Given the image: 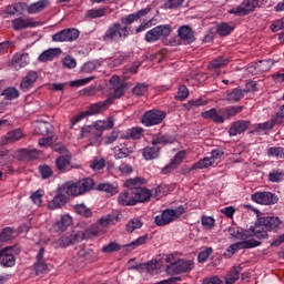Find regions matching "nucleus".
<instances>
[{
	"label": "nucleus",
	"mask_w": 284,
	"mask_h": 284,
	"mask_svg": "<svg viewBox=\"0 0 284 284\" xmlns=\"http://www.w3.org/2000/svg\"><path fill=\"white\" fill-rule=\"evenodd\" d=\"M145 183L143 178L129 179L124 183L123 193H120L118 197L119 205H136L138 203H148L154 196V199L160 200L161 196H165V184H160L158 187L151 190L142 187Z\"/></svg>",
	"instance_id": "f257e3e1"
},
{
	"label": "nucleus",
	"mask_w": 284,
	"mask_h": 284,
	"mask_svg": "<svg viewBox=\"0 0 284 284\" xmlns=\"http://www.w3.org/2000/svg\"><path fill=\"white\" fill-rule=\"evenodd\" d=\"M149 13L150 8H145L136 11L135 13L125 16L121 19V23H123V26H121L119 22H114L102 36V41H105L106 43H112L114 41H125L130 37V32L132 30L130 26H132L134 21H139L141 17H145Z\"/></svg>",
	"instance_id": "f03ea898"
},
{
	"label": "nucleus",
	"mask_w": 284,
	"mask_h": 284,
	"mask_svg": "<svg viewBox=\"0 0 284 284\" xmlns=\"http://www.w3.org/2000/svg\"><path fill=\"white\" fill-rule=\"evenodd\" d=\"M281 225V219L276 216H262L257 217L255 222V226H251L250 230H242L243 240L252 239H267V232H272V230H276Z\"/></svg>",
	"instance_id": "7ed1b4c3"
},
{
	"label": "nucleus",
	"mask_w": 284,
	"mask_h": 284,
	"mask_svg": "<svg viewBox=\"0 0 284 284\" xmlns=\"http://www.w3.org/2000/svg\"><path fill=\"white\" fill-rule=\"evenodd\" d=\"M114 128V119L109 118L105 120H99L94 122L92 125H87L81 129L80 136L81 139H89V145H97L99 143V139L103 136V132L105 130H112Z\"/></svg>",
	"instance_id": "20e7f679"
},
{
	"label": "nucleus",
	"mask_w": 284,
	"mask_h": 284,
	"mask_svg": "<svg viewBox=\"0 0 284 284\" xmlns=\"http://www.w3.org/2000/svg\"><path fill=\"white\" fill-rule=\"evenodd\" d=\"M114 223V216L105 215L102 216L98 222L83 232L77 233L73 235V241H83L85 239H94L97 236H101L108 232V225H112Z\"/></svg>",
	"instance_id": "39448f33"
},
{
	"label": "nucleus",
	"mask_w": 284,
	"mask_h": 284,
	"mask_svg": "<svg viewBox=\"0 0 284 284\" xmlns=\"http://www.w3.org/2000/svg\"><path fill=\"white\" fill-rule=\"evenodd\" d=\"M170 34H172V27L170 24H160L145 33L144 41L146 43H156V41L166 39Z\"/></svg>",
	"instance_id": "423d86ee"
},
{
	"label": "nucleus",
	"mask_w": 284,
	"mask_h": 284,
	"mask_svg": "<svg viewBox=\"0 0 284 284\" xmlns=\"http://www.w3.org/2000/svg\"><path fill=\"white\" fill-rule=\"evenodd\" d=\"M225 156V151L221 149H214L211 151V158H203L195 162L190 169L189 172L194 170H207V168H212L215 161L219 159H223Z\"/></svg>",
	"instance_id": "0eeeda50"
},
{
	"label": "nucleus",
	"mask_w": 284,
	"mask_h": 284,
	"mask_svg": "<svg viewBox=\"0 0 284 284\" xmlns=\"http://www.w3.org/2000/svg\"><path fill=\"white\" fill-rule=\"evenodd\" d=\"M165 116H168V113H165L164 111L153 109L144 112V114L141 118V123L145 128L161 125V123L165 121Z\"/></svg>",
	"instance_id": "6e6552de"
},
{
	"label": "nucleus",
	"mask_w": 284,
	"mask_h": 284,
	"mask_svg": "<svg viewBox=\"0 0 284 284\" xmlns=\"http://www.w3.org/2000/svg\"><path fill=\"white\" fill-rule=\"evenodd\" d=\"M110 105H112V98H108L105 101L91 104L90 111L81 112L73 119V125L79 123V121H83L85 116H92V114H101V112H105Z\"/></svg>",
	"instance_id": "1a4fd4ad"
},
{
	"label": "nucleus",
	"mask_w": 284,
	"mask_h": 284,
	"mask_svg": "<svg viewBox=\"0 0 284 284\" xmlns=\"http://www.w3.org/2000/svg\"><path fill=\"white\" fill-rule=\"evenodd\" d=\"M256 8H261L260 0H243L240 6L231 9L229 12L230 14H235V17H247Z\"/></svg>",
	"instance_id": "9d476101"
},
{
	"label": "nucleus",
	"mask_w": 284,
	"mask_h": 284,
	"mask_svg": "<svg viewBox=\"0 0 284 284\" xmlns=\"http://www.w3.org/2000/svg\"><path fill=\"white\" fill-rule=\"evenodd\" d=\"M258 245H261V242L254 239L231 244L224 252V258H232L240 250H252V247H258Z\"/></svg>",
	"instance_id": "9b49d317"
},
{
	"label": "nucleus",
	"mask_w": 284,
	"mask_h": 284,
	"mask_svg": "<svg viewBox=\"0 0 284 284\" xmlns=\"http://www.w3.org/2000/svg\"><path fill=\"white\" fill-rule=\"evenodd\" d=\"M178 39H173V45H190V43H194V30L190 26H182L178 29Z\"/></svg>",
	"instance_id": "f8f14e48"
},
{
	"label": "nucleus",
	"mask_w": 284,
	"mask_h": 284,
	"mask_svg": "<svg viewBox=\"0 0 284 284\" xmlns=\"http://www.w3.org/2000/svg\"><path fill=\"white\" fill-rule=\"evenodd\" d=\"M251 199L260 205H276L278 203V195L272 192H255Z\"/></svg>",
	"instance_id": "ddd939ff"
},
{
	"label": "nucleus",
	"mask_w": 284,
	"mask_h": 284,
	"mask_svg": "<svg viewBox=\"0 0 284 284\" xmlns=\"http://www.w3.org/2000/svg\"><path fill=\"white\" fill-rule=\"evenodd\" d=\"M194 270V262L192 260H179L171 263L168 266V272H173V274H185Z\"/></svg>",
	"instance_id": "4468645a"
},
{
	"label": "nucleus",
	"mask_w": 284,
	"mask_h": 284,
	"mask_svg": "<svg viewBox=\"0 0 284 284\" xmlns=\"http://www.w3.org/2000/svg\"><path fill=\"white\" fill-rule=\"evenodd\" d=\"M94 187V180L87 178L72 184V196H81Z\"/></svg>",
	"instance_id": "2eb2a0df"
},
{
	"label": "nucleus",
	"mask_w": 284,
	"mask_h": 284,
	"mask_svg": "<svg viewBox=\"0 0 284 284\" xmlns=\"http://www.w3.org/2000/svg\"><path fill=\"white\" fill-rule=\"evenodd\" d=\"M187 156V152L185 151H180L178 152L170 161L169 164H166L163 169H162V174H170L171 172H174V170H176V168H179V165H181L183 163V161H185V158Z\"/></svg>",
	"instance_id": "dca6fc26"
},
{
	"label": "nucleus",
	"mask_w": 284,
	"mask_h": 284,
	"mask_svg": "<svg viewBox=\"0 0 284 284\" xmlns=\"http://www.w3.org/2000/svg\"><path fill=\"white\" fill-rule=\"evenodd\" d=\"M252 125V122L250 120H237L232 123V125L229 129V135L230 136H237V134H243L244 132H247L250 126Z\"/></svg>",
	"instance_id": "f3484780"
},
{
	"label": "nucleus",
	"mask_w": 284,
	"mask_h": 284,
	"mask_svg": "<svg viewBox=\"0 0 284 284\" xmlns=\"http://www.w3.org/2000/svg\"><path fill=\"white\" fill-rule=\"evenodd\" d=\"M13 30H27V28H37L39 22H36L32 18L19 17L11 21Z\"/></svg>",
	"instance_id": "a211bd4d"
},
{
	"label": "nucleus",
	"mask_w": 284,
	"mask_h": 284,
	"mask_svg": "<svg viewBox=\"0 0 284 284\" xmlns=\"http://www.w3.org/2000/svg\"><path fill=\"white\" fill-rule=\"evenodd\" d=\"M175 221L174 217V210L173 209H165L162 214L155 216V224L159 227H164V225H170Z\"/></svg>",
	"instance_id": "6ab92c4d"
},
{
	"label": "nucleus",
	"mask_w": 284,
	"mask_h": 284,
	"mask_svg": "<svg viewBox=\"0 0 284 284\" xmlns=\"http://www.w3.org/2000/svg\"><path fill=\"white\" fill-rule=\"evenodd\" d=\"M114 159H128L130 154L134 152V146L130 145L128 142L120 143L113 148Z\"/></svg>",
	"instance_id": "aec40b11"
},
{
	"label": "nucleus",
	"mask_w": 284,
	"mask_h": 284,
	"mask_svg": "<svg viewBox=\"0 0 284 284\" xmlns=\"http://www.w3.org/2000/svg\"><path fill=\"white\" fill-rule=\"evenodd\" d=\"M0 265L2 267H14L17 265V257L10 252V248H0Z\"/></svg>",
	"instance_id": "412c9836"
},
{
	"label": "nucleus",
	"mask_w": 284,
	"mask_h": 284,
	"mask_svg": "<svg viewBox=\"0 0 284 284\" xmlns=\"http://www.w3.org/2000/svg\"><path fill=\"white\" fill-rule=\"evenodd\" d=\"M247 92H250V90L241 88L227 90L225 101H227L229 103H239V101H242L244 99Z\"/></svg>",
	"instance_id": "4be33fe9"
},
{
	"label": "nucleus",
	"mask_w": 284,
	"mask_h": 284,
	"mask_svg": "<svg viewBox=\"0 0 284 284\" xmlns=\"http://www.w3.org/2000/svg\"><path fill=\"white\" fill-rule=\"evenodd\" d=\"M253 130L248 131V134H257V136H263V134H268L270 131L274 130V124L272 120L253 124Z\"/></svg>",
	"instance_id": "5701e85b"
},
{
	"label": "nucleus",
	"mask_w": 284,
	"mask_h": 284,
	"mask_svg": "<svg viewBox=\"0 0 284 284\" xmlns=\"http://www.w3.org/2000/svg\"><path fill=\"white\" fill-rule=\"evenodd\" d=\"M43 254H45V247H40L37 257H36V263H34V271L36 274H45L48 272V264H45V260L43 258Z\"/></svg>",
	"instance_id": "b1692460"
},
{
	"label": "nucleus",
	"mask_w": 284,
	"mask_h": 284,
	"mask_svg": "<svg viewBox=\"0 0 284 284\" xmlns=\"http://www.w3.org/2000/svg\"><path fill=\"white\" fill-rule=\"evenodd\" d=\"M227 63H230V58H225V57H217L216 59H214L213 61H211L209 63V70H211L213 73V77H220L221 74V68H225V65H227Z\"/></svg>",
	"instance_id": "393cba45"
},
{
	"label": "nucleus",
	"mask_w": 284,
	"mask_h": 284,
	"mask_svg": "<svg viewBox=\"0 0 284 284\" xmlns=\"http://www.w3.org/2000/svg\"><path fill=\"white\" fill-rule=\"evenodd\" d=\"M26 134H23V131L21 129H16L12 131H9L3 138L2 143L3 145H10V143H17V141H21Z\"/></svg>",
	"instance_id": "a878e982"
},
{
	"label": "nucleus",
	"mask_w": 284,
	"mask_h": 284,
	"mask_svg": "<svg viewBox=\"0 0 284 284\" xmlns=\"http://www.w3.org/2000/svg\"><path fill=\"white\" fill-rule=\"evenodd\" d=\"M37 79H39V74L36 71H30L21 81L20 89L23 92H28L31 88H33L34 83H37Z\"/></svg>",
	"instance_id": "bb28decb"
},
{
	"label": "nucleus",
	"mask_w": 284,
	"mask_h": 284,
	"mask_svg": "<svg viewBox=\"0 0 284 284\" xmlns=\"http://www.w3.org/2000/svg\"><path fill=\"white\" fill-rule=\"evenodd\" d=\"M202 118L213 121V123H225V118H223V114H221V110L217 111L214 108L202 112Z\"/></svg>",
	"instance_id": "cd10ccee"
},
{
	"label": "nucleus",
	"mask_w": 284,
	"mask_h": 284,
	"mask_svg": "<svg viewBox=\"0 0 284 284\" xmlns=\"http://www.w3.org/2000/svg\"><path fill=\"white\" fill-rule=\"evenodd\" d=\"M29 54L28 53H18L13 55L11 60V68L16 70H21V68H26L29 63Z\"/></svg>",
	"instance_id": "c85d7f7f"
},
{
	"label": "nucleus",
	"mask_w": 284,
	"mask_h": 284,
	"mask_svg": "<svg viewBox=\"0 0 284 284\" xmlns=\"http://www.w3.org/2000/svg\"><path fill=\"white\" fill-rule=\"evenodd\" d=\"M244 108L245 106H243V105L227 106L224 109H220V114H222V118L225 121V119H233V116L241 114V112H243Z\"/></svg>",
	"instance_id": "c756f323"
},
{
	"label": "nucleus",
	"mask_w": 284,
	"mask_h": 284,
	"mask_svg": "<svg viewBox=\"0 0 284 284\" xmlns=\"http://www.w3.org/2000/svg\"><path fill=\"white\" fill-rule=\"evenodd\" d=\"M161 154V149L156 145L145 146L142 150V156L145 161H154V159H159Z\"/></svg>",
	"instance_id": "7c9ffc66"
},
{
	"label": "nucleus",
	"mask_w": 284,
	"mask_h": 284,
	"mask_svg": "<svg viewBox=\"0 0 284 284\" xmlns=\"http://www.w3.org/2000/svg\"><path fill=\"white\" fill-rule=\"evenodd\" d=\"M34 134H38L41 136H54V132L52 131V124L48 122H39L36 125Z\"/></svg>",
	"instance_id": "2f4dec72"
},
{
	"label": "nucleus",
	"mask_w": 284,
	"mask_h": 284,
	"mask_svg": "<svg viewBox=\"0 0 284 284\" xmlns=\"http://www.w3.org/2000/svg\"><path fill=\"white\" fill-rule=\"evenodd\" d=\"M59 54H61V49L59 48L48 49L39 55L38 61H40V63H48V61H52V59H57Z\"/></svg>",
	"instance_id": "473e14b6"
},
{
	"label": "nucleus",
	"mask_w": 284,
	"mask_h": 284,
	"mask_svg": "<svg viewBox=\"0 0 284 284\" xmlns=\"http://www.w3.org/2000/svg\"><path fill=\"white\" fill-rule=\"evenodd\" d=\"M50 6V0H40L38 2L31 3L27 8V12L29 14H38V12H43L44 8H48Z\"/></svg>",
	"instance_id": "72a5a7b5"
},
{
	"label": "nucleus",
	"mask_w": 284,
	"mask_h": 284,
	"mask_svg": "<svg viewBox=\"0 0 284 284\" xmlns=\"http://www.w3.org/2000/svg\"><path fill=\"white\" fill-rule=\"evenodd\" d=\"M70 225H72V216L62 215L61 221L55 222L53 224V230L55 232H65V230H68V227H70Z\"/></svg>",
	"instance_id": "f704fd0d"
},
{
	"label": "nucleus",
	"mask_w": 284,
	"mask_h": 284,
	"mask_svg": "<svg viewBox=\"0 0 284 284\" xmlns=\"http://www.w3.org/2000/svg\"><path fill=\"white\" fill-rule=\"evenodd\" d=\"M67 197H63V195H60L57 193L52 201L48 204V210H59L61 207H64V205H68Z\"/></svg>",
	"instance_id": "c9c22d12"
},
{
	"label": "nucleus",
	"mask_w": 284,
	"mask_h": 284,
	"mask_svg": "<svg viewBox=\"0 0 284 284\" xmlns=\"http://www.w3.org/2000/svg\"><path fill=\"white\" fill-rule=\"evenodd\" d=\"M141 136H143V130L141 128H131L122 132L120 139H133L136 141L138 139H141Z\"/></svg>",
	"instance_id": "e433bc0d"
},
{
	"label": "nucleus",
	"mask_w": 284,
	"mask_h": 284,
	"mask_svg": "<svg viewBox=\"0 0 284 284\" xmlns=\"http://www.w3.org/2000/svg\"><path fill=\"white\" fill-rule=\"evenodd\" d=\"M70 161H72V156L67 154V155H60L57 160H55V165L57 169L60 172H65V170H68V168H70Z\"/></svg>",
	"instance_id": "4c0bfd02"
},
{
	"label": "nucleus",
	"mask_w": 284,
	"mask_h": 284,
	"mask_svg": "<svg viewBox=\"0 0 284 284\" xmlns=\"http://www.w3.org/2000/svg\"><path fill=\"white\" fill-rule=\"evenodd\" d=\"M52 41H72V29H64L52 36Z\"/></svg>",
	"instance_id": "58836bf2"
},
{
	"label": "nucleus",
	"mask_w": 284,
	"mask_h": 284,
	"mask_svg": "<svg viewBox=\"0 0 284 284\" xmlns=\"http://www.w3.org/2000/svg\"><path fill=\"white\" fill-rule=\"evenodd\" d=\"M241 278V267L235 266L233 267L225 277L226 284H234Z\"/></svg>",
	"instance_id": "ea45409f"
},
{
	"label": "nucleus",
	"mask_w": 284,
	"mask_h": 284,
	"mask_svg": "<svg viewBox=\"0 0 284 284\" xmlns=\"http://www.w3.org/2000/svg\"><path fill=\"white\" fill-rule=\"evenodd\" d=\"M168 143H174V136L170 134L158 135L152 139V145H168Z\"/></svg>",
	"instance_id": "a19ab883"
},
{
	"label": "nucleus",
	"mask_w": 284,
	"mask_h": 284,
	"mask_svg": "<svg viewBox=\"0 0 284 284\" xmlns=\"http://www.w3.org/2000/svg\"><path fill=\"white\" fill-rule=\"evenodd\" d=\"M58 194H60L62 197H65L67 201L70 203V197L72 196V182H67L62 184L58 191Z\"/></svg>",
	"instance_id": "79ce46f5"
},
{
	"label": "nucleus",
	"mask_w": 284,
	"mask_h": 284,
	"mask_svg": "<svg viewBox=\"0 0 284 284\" xmlns=\"http://www.w3.org/2000/svg\"><path fill=\"white\" fill-rule=\"evenodd\" d=\"M268 181L271 183H281L282 181H284V171L281 169H273L268 173Z\"/></svg>",
	"instance_id": "37998d69"
},
{
	"label": "nucleus",
	"mask_w": 284,
	"mask_h": 284,
	"mask_svg": "<svg viewBox=\"0 0 284 284\" xmlns=\"http://www.w3.org/2000/svg\"><path fill=\"white\" fill-rule=\"evenodd\" d=\"M98 190L100 192H106L110 196H114V194H119V187L114 186L111 183H100L98 185Z\"/></svg>",
	"instance_id": "c03bdc74"
},
{
	"label": "nucleus",
	"mask_w": 284,
	"mask_h": 284,
	"mask_svg": "<svg viewBox=\"0 0 284 284\" xmlns=\"http://www.w3.org/2000/svg\"><path fill=\"white\" fill-rule=\"evenodd\" d=\"M108 12V8H100V9H90L87 11V19H101V17H105Z\"/></svg>",
	"instance_id": "a18cd8bd"
},
{
	"label": "nucleus",
	"mask_w": 284,
	"mask_h": 284,
	"mask_svg": "<svg viewBox=\"0 0 284 284\" xmlns=\"http://www.w3.org/2000/svg\"><path fill=\"white\" fill-rule=\"evenodd\" d=\"M216 32L220 34V37H227L234 32V26H230L227 22H223L217 26Z\"/></svg>",
	"instance_id": "49530a36"
},
{
	"label": "nucleus",
	"mask_w": 284,
	"mask_h": 284,
	"mask_svg": "<svg viewBox=\"0 0 284 284\" xmlns=\"http://www.w3.org/2000/svg\"><path fill=\"white\" fill-rule=\"evenodd\" d=\"M126 232H134V230H141V227H143V221H141V219L139 217H134V219H131L126 225Z\"/></svg>",
	"instance_id": "de8ad7c7"
},
{
	"label": "nucleus",
	"mask_w": 284,
	"mask_h": 284,
	"mask_svg": "<svg viewBox=\"0 0 284 284\" xmlns=\"http://www.w3.org/2000/svg\"><path fill=\"white\" fill-rule=\"evenodd\" d=\"M74 211L79 216H84V219H90L92 217V209L85 206V204H77L74 206Z\"/></svg>",
	"instance_id": "09e8293b"
},
{
	"label": "nucleus",
	"mask_w": 284,
	"mask_h": 284,
	"mask_svg": "<svg viewBox=\"0 0 284 284\" xmlns=\"http://www.w3.org/2000/svg\"><path fill=\"white\" fill-rule=\"evenodd\" d=\"M16 237H17V232L12 227H4L0 233L1 242L11 241V239H16Z\"/></svg>",
	"instance_id": "8fccbe9b"
},
{
	"label": "nucleus",
	"mask_w": 284,
	"mask_h": 284,
	"mask_svg": "<svg viewBox=\"0 0 284 284\" xmlns=\"http://www.w3.org/2000/svg\"><path fill=\"white\" fill-rule=\"evenodd\" d=\"M145 243H148V235L146 234L138 237L136 240H134L130 244L124 245V247L126 250H136V247H141V245H145Z\"/></svg>",
	"instance_id": "3c124183"
},
{
	"label": "nucleus",
	"mask_w": 284,
	"mask_h": 284,
	"mask_svg": "<svg viewBox=\"0 0 284 284\" xmlns=\"http://www.w3.org/2000/svg\"><path fill=\"white\" fill-rule=\"evenodd\" d=\"M267 156H273L275 159H284V148L283 146H271L266 152Z\"/></svg>",
	"instance_id": "603ef678"
},
{
	"label": "nucleus",
	"mask_w": 284,
	"mask_h": 284,
	"mask_svg": "<svg viewBox=\"0 0 284 284\" xmlns=\"http://www.w3.org/2000/svg\"><path fill=\"white\" fill-rule=\"evenodd\" d=\"M272 65H274L272 60H261L255 64V70L257 72H268V70H272Z\"/></svg>",
	"instance_id": "864d4df0"
},
{
	"label": "nucleus",
	"mask_w": 284,
	"mask_h": 284,
	"mask_svg": "<svg viewBox=\"0 0 284 284\" xmlns=\"http://www.w3.org/2000/svg\"><path fill=\"white\" fill-rule=\"evenodd\" d=\"M2 97H6L7 101H13V99H19V90L14 87H9L3 90Z\"/></svg>",
	"instance_id": "5fc2aeb1"
},
{
	"label": "nucleus",
	"mask_w": 284,
	"mask_h": 284,
	"mask_svg": "<svg viewBox=\"0 0 284 284\" xmlns=\"http://www.w3.org/2000/svg\"><path fill=\"white\" fill-rule=\"evenodd\" d=\"M271 122L274 125H283L284 123V104L280 106V110L272 116Z\"/></svg>",
	"instance_id": "6e6d98bb"
},
{
	"label": "nucleus",
	"mask_w": 284,
	"mask_h": 284,
	"mask_svg": "<svg viewBox=\"0 0 284 284\" xmlns=\"http://www.w3.org/2000/svg\"><path fill=\"white\" fill-rule=\"evenodd\" d=\"M43 194H45L43 190H38L30 196L31 201L34 203V205H38V207L43 205Z\"/></svg>",
	"instance_id": "4d7b16f0"
},
{
	"label": "nucleus",
	"mask_w": 284,
	"mask_h": 284,
	"mask_svg": "<svg viewBox=\"0 0 284 284\" xmlns=\"http://www.w3.org/2000/svg\"><path fill=\"white\" fill-rule=\"evenodd\" d=\"M148 88H150L148 83H138L132 92L135 97H144V94H148Z\"/></svg>",
	"instance_id": "13d9d810"
},
{
	"label": "nucleus",
	"mask_w": 284,
	"mask_h": 284,
	"mask_svg": "<svg viewBox=\"0 0 284 284\" xmlns=\"http://www.w3.org/2000/svg\"><path fill=\"white\" fill-rule=\"evenodd\" d=\"M90 168H92L94 170V172H99L100 170H103V168H105V159L103 158H94L91 162H90Z\"/></svg>",
	"instance_id": "bf43d9fd"
},
{
	"label": "nucleus",
	"mask_w": 284,
	"mask_h": 284,
	"mask_svg": "<svg viewBox=\"0 0 284 284\" xmlns=\"http://www.w3.org/2000/svg\"><path fill=\"white\" fill-rule=\"evenodd\" d=\"M39 172H40L42 179H44V180L51 179V176L54 174V172H52V168H50V165H48V164L40 165Z\"/></svg>",
	"instance_id": "052dcab7"
},
{
	"label": "nucleus",
	"mask_w": 284,
	"mask_h": 284,
	"mask_svg": "<svg viewBox=\"0 0 284 284\" xmlns=\"http://www.w3.org/2000/svg\"><path fill=\"white\" fill-rule=\"evenodd\" d=\"M121 250V245L116 242H111L108 245L102 247L103 254H112L113 252H119Z\"/></svg>",
	"instance_id": "680f3d73"
},
{
	"label": "nucleus",
	"mask_w": 284,
	"mask_h": 284,
	"mask_svg": "<svg viewBox=\"0 0 284 284\" xmlns=\"http://www.w3.org/2000/svg\"><path fill=\"white\" fill-rule=\"evenodd\" d=\"M99 68V62L98 61H89L83 64L82 67V72H85L87 74H90L91 72H94Z\"/></svg>",
	"instance_id": "e2e57ef3"
},
{
	"label": "nucleus",
	"mask_w": 284,
	"mask_h": 284,
	"mask_svg": "<svg viewBox=\"0 0 284 284\" xmlns=\"http://www.w3.org/2000/svg\"><path fill=\"white\" fill-rule=\"evenodd\" d=\"M123 94H125V87L121 84L120 87H115L113 94L109 97V99H112V103H114V101H116V99H121Z\"/></svg>",
	"instance_id": "0e129e2a"
},
{
	"label": "nucleus",
	"mask_w": 284,
	"mask_h": 284,
	"mask_svg": "<svg viewBox=\"0 0 284 284\" xmlns=\"http://www.w3.org/2000/svg\"><path fill=\"white\" fill-rule=\"evenodd\" d=\"M119 139H121V133L118 131H113L106 136L104 144L112 145V143H115V141H119Z\"/></svg>",
	"instance_id": "69168bd1"
},
{
	"label": "nucleus",
	"mask_w": 284,
	"mask_h": 284,
	"mask_svg": "<svg viewBox=\"0 0 284 284\" xmlns=\"http://www.w3.org/2000/svg\"><path fill=\"white\" fill-rule=\"evenodd\" d=\"M212 254V247H206L204 251L200 252L197 255L199 263H205Z\"/></svg>",
	"instance_id": "338daca9"
},
{
	"label": "nucleus",
	"mask_w": 284,
	"mask_h": 284,
	"mask_svg": "<svg viewBox=\"0 0 284 284\" xmlns=\"http://www.w3.org/2000/svg\"><path fill=\"white\" fill-rule=\"evenodd\" d=\"M272 32H278V30H284V18L275 20L271 24Z\"/></svg>",
	"instance_id": "774afa93"
}]
</instances>
